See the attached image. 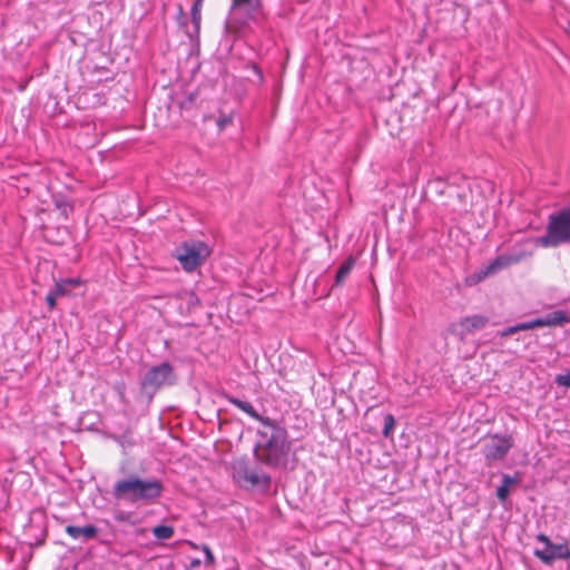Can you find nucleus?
Instances as JSON below:
<instances>
[{"mask_svg": "<svg viewBox=\"0 0 570 570\" xmlns=\"http://www.w3.org/2000/svg\"><path fill=\"white\" fill-rule=\"evenodd\" d=\"M264 426L267 430L258 431L259 441L255 448V455L266 465L278 466L285 461L289 450L286 430L274 421Z\"/></svg>", "mask_w": 570, "mask_h": 570, "instance_id": "1", "label": "nucleus"}, {"mask_svg": "<svg viewBox=\"0 0 570 570\" xmlns=\"http://www.w3.org/2000/svg\"><path fill=\"white\" fill-rule=\"evenodd\" d=\"M163 483L157 479H140L130 475L118 480L112 487V495L119 501L128 503H149L158 499L163 493Z\"/></svg>", "mask_w": 570, "mask_h": 570, "instance_id": "2", "label": "nucleus"}, {"mask_svg": "<svg viewBox=\"0 0 570 570\" xmlns=\"http://www.w3.org/2000/svg\"><path fill=\"white\" fill-rule=\"evenodd\" d=\"M543 247H557L570 243V208L551 215L547 227V234L537 239Z\"/></svg>", "mask_w": 570, "mask_h": 570, "instance_id": "3", "label": "nucleus"}, {"mask_svg": "<svg viewBox=\"0 0 570 570\" xmlns=\"http://www.w3.org/2000/svg\"><path fill=\"white\" fill-rule=\"evenodd\" d=\"M530 253L524 250H517L512 253H505L497 256L491 263L487 266L480 268L479 271L471 274L466 277V284L472 286L475 285L487 277L497 274L498 272L505 269L514 264L520 263L522 259L528 257Z\"/></svg>", "mask_w": 570, "mask_h": 570, "instance_id": "4", "label": "nucleus"}, {"mask_svg": "<svg viewBox=\"0 0 570 570\" xmlns=\"http://www.w3.org/2000/svg\"><path fill=\"white\" fill-rule=\"evenodd\" d=\"M209 255V247L199 240L183 243L175 254L184 271L188 273L194 272Z\"/></svg>", "mask_w": 570, "mask_h": 570, "instance_id": "5", "label": "nucleus"}, {"mask_svg": "<svg viewBox=\"0 0 570 570\" xmlns=\"http://www.w3.org/2000/svg\"><path fill=\"white\" fill-rule=\"evenodd\" d=\"M175 382L176 375L173 366L168 362H164L147 371L141 381V387L147 393L154 394L163 386L173 385Z\"/></svg>", "mask_w": 570, "mask_h": 570, "instance_id": "6", "label": "nucleus"}, {"mask_svg": "<svg viewBox=\"0 0 570 570\" xmlns=\"http://www.w3.org/2000/svg\"><path fill=\"white\" fill-rule=\"evenodd\" d=\"M263 16V4L261 0H233L229 12L230 23L238 27L245 26L249 21H257Z\"/></svg>", "mask_w": 570, "mask_h": 570, "instance_id": "7", "label": "nucleus"}, {"mask_svg": "<svg viewBox=\"0 0 570 570\" xmlns=\"http://www.w3.org/2000/svg\"><path fill=\"white\" fill-rule=\"evenodd\" d=\"M537 541L542 543L543 547L535 549L533 553L543 563L551 564L557 559H570V548L567 541L556 544L543 533L537 535Z\"/></svg>", "mask_w": 570, "mask_h": 570, "instance_id": "8", "label": "nucleus"}, {"mask_svg": "<svg viewBox=\"0 0 570 570\" xmlns=\"http://www.w3.org/2000/svg\"><path fill=\"white\" fill-rule=\"evenodd\" d=\"M513 446V438L511 435H489L483 445V455L487 461H500Z\"/></svg>", "mask_w": 570, "mask_h": 570, "instance_id": "9", "label": "nucleus"}, {"mask_svg": "<svg viewBox=\"0 0 570 570\" xmlns=\"http://www.w3.org/2000/svg\"><path fill=\"white\" fill-rule=\"evenodd\" d=\"M489 318L483 315H472L466 316L460 320L456 323H453L451 325V331L455 335H458L461 340H464V337L468 334H471L475 331L482 330L488 324Z\"/></svg>", "mask_w": 570, "mask_h": 570, "instance_id": "10", "label": "nucleus"}, {"mask_svg": "<svg viewBox=\"0 0 570 570\" xmlns=\"http://www.w3.org/2000/svg\"><path fill=\"white\" fill-rule=\"evenodd\" d=\"M569 322L570 317L563 311H556L551 314H548L544 317H539L529 322H523L522 325L524 331H528L535 327L563 325Z\"/></svg>", "mask_w": 570, "mask_h": 570, "instance_id": "11", "label": "nucleus"}, {"mask_svg": "<svg viewBox=\"0 0 570 570\" xmlns=\"http://www.w3.org/2000/svg\"><path fill=\"white\" fill-rule=\"evenodd\" d=\"M238 480L253 487L263 485L268 487L271 478L265 472L257 469H249L247 466H239L236 470Z\"/></svg>", "mask_w": 570, "mask_h": 570, "instance_id": "12", "label": "nucleus"}, {"mask_svg": "<svg viewBox=\"0 0 570 570\" xmlns=\"http://www.w3.org/2000/svg\"><path fill=\"white\" fill-rule=\"evenodd\" d=\"M227 401L230 404H233L236 407H238L239 410H242L243 412H245L246 414H248L254 420L261 422L263 425L271 424L272 420L268 419V417H264V416L259 415L250 403L242 401V400H239L237 397H234V396H227Z\"/></svg>", "mask_w": 570, "mask_h": 570, "instance_id": "13", "label": "nucleus"}, {"mask_svg": "<svg viewBox=\"0 0 570 570\" xmlns=\"http://www.w3.org/2000/svg\"><path fill=\"white\" fill-rule=\"evenodd\" d=\"M66 532L75 540H90L97 535L98 530L95 525L91 524L86 527L68 525L66 528Z\"/></svg>", "mask_w": 570, "mask_h": 570, "instance_id": "14", "label": "nucleus"}, {"mask_svg": "<svg viewBox=\"0 0 570 570\" xmlns=\"http://www.w3.org/2000/svg\"><path fill=\"white\" fill-rule=\"evenodd\" d=\"M355 264V259L353 257H348L338 268L335 276V286H340L344 283L345 278L350 275Z\"/></svg>", "mask_w": 570, "mask_h": 570, "instance_id": "15", "label": "nucleus"}, {"mask_svg": "<svg viewBox=\"0 0 570 570\" xmlns=\"http://www.w3.org/2000/svg\"><path fill=\"white\" fill-rule=\"evenodd\" d=\"M153 534L159 540L170 539L174 535V528L170 525H156Z\"/></svg>", "mask_w": 570, "mask_h": 570, "instance_id": "16", "label": "nucleus"}, {"mask_svg": "<svg viewBox=\"0 0 570 570\" xmlns=\"http://www.w3.org/2000/svg\"><path fill=\"white\" fill-rule=\"evenodd\" d=\"M203 2L195 1V3L191 7V20L195 26L196 31L199 30L200 27V7Z\"/></svg>", "mask_w": 570, "mask_h": 570, "instance_id": "17", "label": "nucleus"}, {"mask_svg": "<svg viewBox=\"0 0 570 570\" xmlns=\"http://www.w3.org/2000/svg\"><path fill=\"white\" fill-rule=\"evenodd\" d=\"M395 426V420L392 414H386L384 416V428H383V435L385 438H389Z\"/></svg>", "mask_w": 570, "mask_h": 570, "instance_id": "18", "label": "nucleus"}, {"mask_svg": "<svg viewBox=\"0 0 570 570\" xmlns=\"http://www.w3.org/2000/svg\"><path fill=\"white\" fill-rule=\"evenodd\" d=\"M233 122V114L220 115L217 119V127L222 131Z\"/></svg>", "mask_w": 570, "mask_h": 570, "instance_id": "19", "label": "nucleus"}, {"mask_svg": "<svg viewBox=\"0 0 570 570\" xmlns=\"http://www.w3.org/2000/svg\"><path fill=\"white\" fill-rule=\"evenodd\" d=\"M67 282L59 281L56 283L55 288L51 291L57 297L63 296L67 294Z\"/></svg>", "mask_w": 570, "mask_h": 570, "instance_id": "20", "label": "nucleus"}, {"mask_svg": "<svg viewBox=\"0 0 570 570\" xmlns=\"http://www.w3.org/2000/svg\"><path fill=\"white\" fill-rule=\"evenodd\" d=\"M556 383L560 386L570 387V371L566 374H558L556 376Z\"/></svg>", "mask_w": 570, "mask_h": 570, "instance_id": "21", "label": "nucleus"}, {"mask_svg": "<svg viewBox=\"0 0 570 570\" xmlns=\"http://www.w3.org/2000/svg\"><path fill=\"white\" fill-rule=\"evenodd\" d=\"M509 494H510V489L507 485L501 484L500 487H498L497 497L501 502H505Z\"/></svg>", "mask_w": 570, "mask_h": 570, "instance_id": "22", "label": "nucleus"}, {"mask_svg": "<svg viewBox=\"0 0 570 570\" xmlns=\"http://www.w3.org/2000/svg\"><path fill=\"white\" fill-rule=\"evenodd\" d=\"M520 331H524L522 323H519L517 325H513V326L504 328L501 332V336L505 337V336L512 335V334H514L517 332H520Z\"/></svg>", "mask_w": 570, "mask_h": 570, "instance_id": "23", "label": "nucleus"}, {"mask_svg": "<svg viewBox=\"0 0 570 570\" xmlns=\"http://www.w3.org/2000/svg\"><path fill=\"white\" fill-rule=\"evenodd\" d=\"M520 482V478L514 475H509V474H503L502 476V484L507 485L509 489L514 485V484H518Z\"/></svg>", "mask_w": 570, "mask_h": 570, "instance_id": "24", "label": "nucleus"}, {"mask_svg": "<svg viewBox=\"0 0 570 570\" xmlns=\"http://www.w3.org/2000/svg\"><path fill=\"white\" fill-rule=\"evenodd\" d=\"M203 551L205 553L206 561L208 563L213 564L215 562V558H214V554H213L212 550L209 549V547L203 546Z\"/></svg>", "mask_w": 570, "mask_h": 570, "instance_id": "25", "label": "nucleus"}, {"mask_svg": "<svg viewBox=\"0 0 570 570\" xmlns=\"http://www.w3.org/2000/svg\"><path fill=\"white\" fill-rule=\"evenodd\" d=\"M56 299H57V296L52 292H49L47 297H46V302H47V304H48L50 309L55 308Z\"/></svg>", "mask_w": 570, "mask_h": 570, "instance_id": "26", "label": "nucleus"}, {"mask_svg": "<svg viewBox=\"0 0 570 570\" xmlns=\"http://www.w3.org/2000/svg\"><path fill=\"white\" fill-rule=\"evenodd\" d=\"M63 282H67V286H76V285H79L80 284V279L78 278H68V279H63Z\"/></svg>", "mask_w": 570, "mask_h": 570, "instance_id": "27", "label": "nucleus"}, {"mask_svg": "<svg viewBox=\"0 0 570 570\" xmlns=\"http://www.w3.org/2000/svg\"><path fill=\"white\" fill-rule=\"evenodd\" d=\"M117 520H122L124 518L121 515L116 517Z\"/></svg>", "mask_w": 570, "mask_h": 570, "instance_id": "28", "label": "nucleus"}, {"mask_svg": "<svg viewBox=\"0 0 570 570\" xmlns=\"http://www.w3.org/2000/svg\"><path fill=\"white\" fill-rule=\"evenodd\" d=\"M569 29H570V23H569Z\"/></svg>", "mask_w": 570, "mask_h": 570, "instance_id": "29", "label": "nucleus"}]
</instances>
